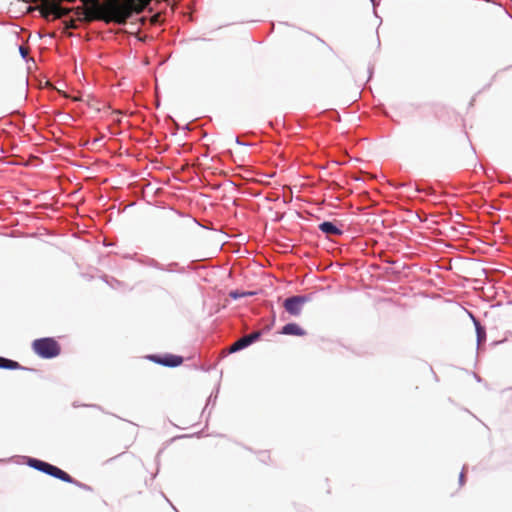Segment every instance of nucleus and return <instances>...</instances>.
Masks as SVG:
<instances>
[{"label":"nucleus","mask_w":512,"mask_h":512,"mask_svg":"<svg viewBox=\"0 0 512 512\" xmlns=\"http://www.w3.org/2000/svg\"><path fill=\"white\" fill-rule=\"evenodd\" d=\"M160 17H161V14H160V13H157V14L153 15V16L151 17V20H150V21H151V23H152V24H156V23H158V22H159Z\"/></svg>","instance_id":"4468645a"},{"label":"nucleus","mask_w":512,"mask_h":512,"mask_svg":"<svg viewBox=\"0 0 512 512\" xmlns=\"http://www.w3.org/2000/svg\"><path fill=\"white\" fill-rule=\"evenodd\" d=\"M28 464H29V466L35 468L36 470H39L43 473H46L50 476H53L57 479L64 481V482H67V483L74 482L73 478L68 473H66L65 471L61 470L60 468H58L54 465H51L47 462H44V461H41L38 459H30Z\"/></svg>","instance_id":"7ed1b4c3"},{"label":"nucleus","mask_w":512,"mask_h":512,"mask_svg":"<svg viewBox=\"0 0 512 512\" xmlns=\"http://www.w3.org/2000/svg\"><path fill=\"white\" fill-rule=\"evenodd\" d=\"M67 27H68V28H75L76 26H75V24H74V21H73V20H71V21L69 22V24H67Z\"/></svg>","instance_id":"2eb2a0df"},{"label":"nucleus","mask_w":512,"mask_h":512,"mask_svg":"<svg viewBox=\"0 0 512 512\" xmlns=\"http://www.w3.org/2000/svg\"><path fill=\"white\" fill-rule=\"evenodd\" d=\"M0 368L15 370V369H20L22 367L16 361L0 357Z\"/></svg>","instance_id":"f8f14e48"},{"label":"nucleus","mask_w":512,"mask_h":512,"mask_svg":"<svg viewBox=\"0 0 512 512\" xmlns=\"http://www.w3.org/2000/svg\"><path fill=\"white\" fill-rule=\"evenodd\" d=\"M261 336V332L260 331H256V332H253L249 335H246L242 338H240L239 340H237L236 342H234L229 351L230 352H236V351H239L247 346H249L250 344H252L253 342H255L256 340H258Z\"/></svg>","instance_id":"39448f33"},{"label":"nucleus","mask_w":512,"mask_h":512,"mask_svg":"<svg viewBox=\"0 0 512 512\" xmlns=\"http://www.w3.org/2000/svg\"><path fill=\"white\" fill-rule=\"evenodd\" d=\"M151 0H109L103 6H99L103 10H107L108 14L101 15L99 18L106 23L114 22L117 24H125L131 17L132 13L137 14L143 12Z\"/></svg>","instance_id":"f257e3e1"},{"label":"nucleus","mask_w":512,"mask_h":512,"mask_svg":"<svg viewBox=\"0 0 512 512\" xmlns=\"http://www.w3.org/2000/svg\"><path fill=\"white\" fill-rule=\"evenodd\" d=\"M308 302L306 296H292L285 299L283 306L292 316H299L305 303Z\"/></svg>","instance_id":"20e7f679"},{"label":"nucleus","mask_w":512,"mask_h":512,"mask_svg":"<svg viewBox=\"0 0 512 512\" xmlns=\"http://www.w3.org/2000/svg\"><path fill=\"white\" fill-rule=\"evenodd\" d=\"M230 297H232L233 299H238V298H241V297H244V296H247V295H252V293L250 292H238V291H232L230 292Z\"/></svg>","instance_id":"ddd939ff"},{"label":"nucleus","mask_w":512,"mask_h":512,"mask_svg":"<svg viewBox=\"0 0 512 512\" xmlns=\"http://www.w3.org/2000/svg\"><path fill=\"white\" fill-rule=\"evenodd\" d=\"M85 4H91L92 7H93V11H88L86 13V19L87 20H93V19H97V20H102L101 18H99V16L101 15H106L108 14V11L107 10H103L101 9L99 6H103V4H100L98 2V0H82Z\"/></svg>","instance_id":"423d86ee"},{"label":"nucleus","mask_w":512,"mask_h":512,"mask_svg":"<svg viewBox=\"0 0 512 512\" xmlns=\"http://www.w3.org/2000/svg\"><path fill=\"white\" fill-rule=\"evenodd\" d=\"M464 472H461L460 474V483L463 484V481H464Z\"/></svg>","instance_id":"dca6fc26"},{"label":"nucleus","mask_w":512,"mask_h":512,"mask_svg":"<svg viewBox=\"0 0 512 512\" xmlns=\"http://www.w3.org/2000/svg\"><path fill=\"white\" fill-rule=\"evenodd\" d=\"M282 334L285 335H295V336H303L305 335V331L296 323H289L283 326Z\"/></svg>","instance_id":"1a4fd4ad"},{"label":"nucleus","mask_w":512,"mask_h":512,"mask_svg":"<svg viewBox=\"0 0 512 512\" xmlns=\"http://www.w3.org/2000/svg\"><path fill=\"white\" fill-rule=\"evenodd\" d=\"M20 51H21L22 55L25 56L26 51L24 50V48L20 47Z\"/></svg>","instance_id":"f3484780"},{"label":"nucleus","mask_w":512,"mask_h":512,"mask_svg":"<svg viewBox=\"0 0 512 512\" xmlns=\"http://www.w3.org/2000/svg\"><path fill=\"white\" fill-rule=\"evenodd\" d=\"M51 7L54 9V19H60L66 15H68L72 9L71 8H63L58 3L53 1V5Z\"/></svg>","instance_id":"9b49d317"},{"label":"nucleus","mask_w":512,"mask_h":512,"mask_svg":"<svg viewBox=\"0 0 512 512\" xmlns=\"http://www.w3.org/2000/svg\"><path fill=\"white\" fill-rule=\"evenodd\" d=\"M157 363L168 367H176L183 362V358L176 355H165L163 357L153 358Z\"/></svg>","instance_id":"0eeeda50"},{"label":"nucleus","mask_w":512,"mask_h":512,"mask_svg":"<svg viewBox=\"0 0 512 512\" xmlns=\"http://www.w3.org/2000/svg\"><path fill=\"white\" fill-rule=\"evenodd\" d=\"M319 229L327 236L341 235L343 233L342 230L339 227H337L333 222H322L319 225Z\"/></svg>","instance_id":"6e6552de"},{"label":"nucleus","mask_w":512,"mask_h":512,"mask_svg":"<svg viewBox=\"0 0 512 512\" xmlns=\"http://www.w3.org/2000/svg\"><path fill=\"white\" fill-rule=\"evenodd\" d=\"M32 349L41 358H55L61 353L60 344L51 337L39 338L32 342Z\"/></svg>","instance_id":"f03ea898"},{"label":"nucleus","mask_w":512,"mask_h":512,"mask_svg":"<svg viewBox=\"0 0 512 512\" xmlns=\"http://www.w3.org/2000/svg\"><path fill=\"white\" fill-rule=\"evenodd\" d=\"M41 4L38 7L41 16L45 19H48L51 14L54 15V9L51 7L53 5V1L50 0H40Z\"/></svg>","instance_id":"9d476101"}]
</instances>
